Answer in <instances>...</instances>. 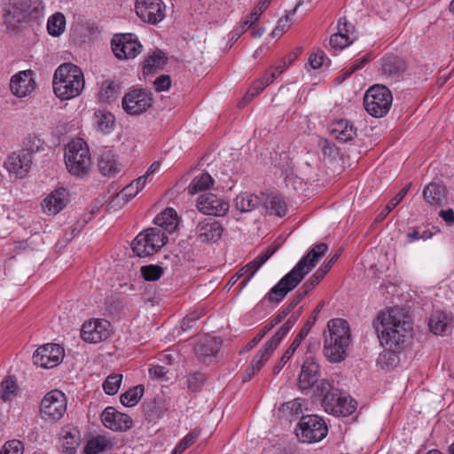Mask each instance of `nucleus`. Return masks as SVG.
<instances>
[{
  "instance_id": "obj_1",
  "label": "nucleus",
  "mask_w": 454,
  "mask_h": 454,
  "mask_svg": "<svg viewBox=\"0 0 454 454\" xmlns=\"http://www.w3.org/2000/svg\"><path fill=\"white\" fill-rule=\"evenodd\" d=\"M376 332L380 344L387 349L403 350L411 337L409 315L400 308L381 311L377 317Z\"/></svg>"
},
{
  "instance_id": "obj_2",
  "label": "nucleus",
  "mask_w": 454,
  "mask_h": 454,
  "mask_svg": "<svg viewBox=\"0 0 454 454\" xmlns=\"http://www.w3.org/2000/svg\"><path fill=\"white\" fill-rule=\"evenodd\" d=\"M329 334L325 336L324 356L330 363H340L347 356L350 341L348 323L342 318H333L327 323Z\"/></svg>"
},
{
  "instance_id": "obj_3",
  "label": "nucleus",
  "mask_w": 454,
  "mask_h": 454,
  "mask_svg": "<svg viewBox=\"0 0 454 454\" xmlns=\"http://www.w3.org/2000/svg\"><path fill=\"white\" fill-rule=\"evenodd\" d=\"M85 84L82 69L72 63L60 65L54 73L53 90L61 100H68L78 97Z\"/></svg>"
},
{
  "instance_id": "obj_4",
  "label": "nucleus",
  "mask_w": 454,
  "mask_h": 454,
  "mask_svg": "<svg viewBox=\"0 0 454 454\" xmlns=\"http://www.w3.org/2000/svg\"><path fill=\"white\" fill-rule=\"evenodd\" d=\"M317 391L324 395L323 406L325 411L334 416L347 417L356 409V402L350 395H347L337 388L331 387L329 382L323 380L317 385Z\"/></svg>"
},
{
  "instance_id": "obj_5",
  "label": "nucleus",
  "mask_w": 454,
  "mask_h": 454,
  "mask_svg": "<svg viewBox=\"0 0 454 454\" xmlns=\"http://www.w3.org/2000/svg\"><path fill=\"white\" fill-rule=\"evenodd\" d=\"M65 163L68 172L82 178L88 174L91 158L87 143L80 137L73 139L65 149Z\"/></svg>"
},
{
  "instance_id": "obj_6",
  "label": "nucleus",
  "mask_w": 454,
  "mask_h": 454,
  "mask_svg": "<svg viewBox=\"0 0 454 454\" xmlns=\"http://www.w3.org/2000/svg\"><path fill=\"white\" fill-rule=\"evenodd\" d=\"M393 96L390 90L382 84H374L365 92L364 106L366 112L376 118L385 116L392 105Z\"/></svg>"
},
{
  "instance_id": "obj_7",
  "label": "nucleus",
  "mask_w": 454,
  "mask_h": 454,
  "mask_svg": "<svg viewBox=\"0 0 454 454\" xmlns=\"http://www.w3.org/2000/svg\"><path fill=\"white\" fill-rule=\"evenodd\" d=\"M300 442L315 443L322 441L328 433L325 421L315 414L303 415L295 428Z\"/></svg>"
},
{
  "instance_id": "obj_8",
  "label": "nucleus",
  "mask_w": 454,
  "mask_h": 454,
  "mask_svg": "<svg viewBox=\"0 0 454 454\" xmlns=\"http://www.w3.org/2000/svg\"><path fill=\"white\" fill-rule=\"evenodd\" d=\"M168 241V237L160 228H148L140 232L132 241L131 247L136 255L149 256L156 253Z\"/></svg>"
},
{
  "instance_id": "obj_9",
  "label": "nucleus",
  "mask_w": 454,
  "mask_h": 454,
  "mask_svg": "<svg viewBox=\"0 0 454 454\" xmlns=\"http://www.w3.org/2000/svg\"><path fill=\"white\" fill-rule=\"evenodd\" d=\"M67 401L65 394L58 389L48 392L41 401L40 417L48 422L60 420L67 412Z\"/></svg>"
},
{
  "instance_id": "obj_10",
  "label": "nucleus",
  "mask_w": 454,
  "mask_h": 454,
  "mask_svg": "<svg viewBox=\"0 0 454 454\" xmlns=\"http://www.w3.org/2000/svg\"><path fill=\"white\" fill-rule=\"evenodd\" d=\"M111 44L114 54L119 59H133L142 49L141 43L132 34L115 35Z\"/></svg>"
},
{
  "instance_id": "obj_11",
  "label": "nucleus",
  "mask_w": 454,
  "mask_h": 454,
  "mask_svg": "<svg viewBox=\"0 0 454 454\" xmlns=\"http://www.w3.org/2000/svg\"><path fill=\"white\" fill-rule=\"evenodd\" d=\"M137 15L149 24H157L165 18L166 6L161 0H137Z\"/></svg>"
},
{
  "instance_id": "obj_12",
  "label": "nucleus",
  "mask_w": 454,
  "mask_h": 454,
  "mask_svg": "<svg viewBox=\"0 0 454 454\" xmlns=\"http://www.w3.org/2000/svg\"><path fill=\"white\" fill-rule=\"evenodd\" d=\"M64 354V348L59 344L47 343L35 351L33 363L43 368H52L62 361Z\"/></svg>"
},
{
  "instance_id": "obj_13",
  "label": "nucleus",
  "mask_w": 454,
  "mask_h": 454,
  "mask_svg": "<svg viewBox=\"0 0 454 454\" xmlns=\"http://www.w3.org/2000/svg\"><path fill=\"white\" fill-rule=\"evenodd\" d=\"M151 92L144 89L133 90L122 98V108L129 114H139L152 106Z\"/></svg>"
},
{
  "instance_id": "obj_14",
  "label": "nucleus",
  "mask_w": 454,
  "mask_h": 454,
  "mask_svg": "<svg viewBox=\"0 0 454 454\" xmlns=\"http://www.w3.org/2000/svg\"><path fill=\"white\" fill-rule=\"evenodd\" d=\"M112 334L111 324L105 319H95L83 324L81 330L82 339L89 343H99Z\"/></svg>"
},
{
  "instance_id": "obj_15",
  "label": "nucleus",
  "mask_w": 454,
  "mask_h": 454,
  "mask_svg": "<svg viewBox=\"0 0 454 454\" xmlns=\"http://www.w3.org/2000/svg\"><path fill=\"white\" fill-rule=\"evenodd\" d=\"M197 207L204 215L223 216L228 212L230 205L223 198L205 192L199 197Z\"/></svg>"
},
{
  "instance_id": "obj_16",
  "label": "nucleus",
  "mask_w": 454,
  "mask_h": 454,
  "mask_svg": "<svg viewBox=\"0 0 454 454\" xmlns=\"http://www.w3.org/2000/svg\"><path fill=\"white\" fill-rule=\"evenodd\" d=\"M301 282V276L291 270L269 291L264 299L270 302L279 303Z\"/></svg>"
},
{
  "instance_id": "obj_17",
  "label": "nucleus",
  "mask_w": 454,
  "mask_h": 454,
  "mask_svg": "<svg viewBox=\"0 0 454 454\" xmlns=\"http://www.w3.org/2000/svg\"><path fill=\"white\" fill-rule=\"evenodd\" d=\"M321 376L320 366L316 358L309 355L305 357L298 379V385L301 390H309L314 387Z\"/></svg>"
},
{
  "instance_id": "obj_18",
  "label": "nucleus",
  "mask_w": 454,
  "mask_h": 454,
  "mask_svg": "<svg viewBox=\"0 0 454 454\" xmlns=\"http://www.w3.org/2000/svg\"><path fill=\"white\" fill-rule=\"evenodd\" d=\"M221 223L214 218H204L198 222L194 230L197 239L203 243H215L223 234Z\"/></svg>"
},
{
  "instance_id": "obj_19",
  "label": "nucleus",
  "mask_w": 454,
  "mask_h": 454,
  "mask_svg": "<svg viewBox=\"0 0 454 454\" xmlns=\"http://www.w3.org/2000/svg\"><path fill=\"white\" fill-rule=\"evenodd\" d=\"M103 425L113 430L124 432L131 428L133 421L131 418L124 413L118 411L114 407H106L101 414Z\"/></svg>"
},
{
  "instance_id": "obj_20",
  "label": "nucleus",
  "mask_w": 454,
  "mask_h": 454,
  "mask_svg": "<svg viewBox=\"0 0 454 454\" xmlns=\"http://www.w3.org/2000/svg\"><path fill=\"white\" fill-rule=\"evenodd\" d=\"M328 250L326 243H319L316 245L303 256L297 264L292 269L295 273L303 278L317 265L319 259L325 255Z\"/></svg>"
},
{
  "instance_id": "obj_21",
  "label": "nucleus",
  "mask_w": 454,
  "mask_h": 454,
  "mask_svg": "<svg viewBox=\"0 0 454 454\" xmlns=\"http://www.w3.org/2000/svg\"><path fill=\"white\" fill-rule=\"evenodd\" d=\"M33 161L30 156H25L19 151L9 155L4 161V168L16 178H24L28 174Z\"/></svg>"
},
{
  "instance_id": "obj_22",
  "label": "nucleus",
  "mask_w": 454,
  "mask_h": 454,
  "mask_svg": "<svg viewBox=\"0 0 454 454\" xmlns=\"http://www.w3.org/2000/svg\"><path fill=\"white\" fill-rule=\"evenodd\" d=\"M35 82L31 70L21 71L11 79V90L18 98H24L35 90Z\"/></svg>"
},
{
  "instance_id": "obj_23",
  "label": "nucleus",
  "mask_w": 454,
  "mask_h": 454,
  "mask_svg": "<svg viewBox=\"0 0 454 454\" xmlns=\"http://www.w3.org/2000/svg\"><path fill=\"white\" fill-rule=\"evenodd\" d=\"M31 14L27 1L13 4L4 15L7 28L14 31L22 22L27 20Z\"/></svg>"
},
{
  "instance_id": "obj_24",
  "label": "nucleus",
  "mask_w": 454,
  "mask_h": 454,
  "mask_svg": "<svg viewBox=\"0 0 454 454\" xmlns=\"http://www.w3.org/2000/svg\"><path fill=\"white\" fill-rule=\"evenodd\" d=\"M68 201V192L65 188H59L51 192L43 201L42 207L48 215H57Z\"/></svg>"
},
{
  "instance_id": "obj_25",
  "label": "nucleus",
  "mask_w": 454,
  "mask_h": 454,
  "mask_svg": "<svg viewBox=\"0 0 454 454\" xmlns=\"http://www.w3.org/2000/svg\"><path fill=\"white\" fill-rule=\"evenodd\" d=\"M406 70V64L398 56H386L380 62V72L382 75L393 81H397Z\"/></svg>"
},
{
  "instance_id": "obj_26",
  "label": "nucleus",
  "mask_w": 454,
  "mask_h": 454,
  "mask_svg": "<svg viewBox=\"0 0 454 454\" xmlns=\"http://www.w3.org/2000/svg\"><path fill=\"white\" fill-rule=\"evenodd\" d=\"M222 342L216 337L204 336L195 346L197 356L204 362H211L221 348Z\"/></svg>"
},
{
  "instance_id": "obj_27",
  "label": "nucleus",
  "mask_w": 454,
  "mask_h": 454,
  "mask_svg": "<svg viewBox=\"0 0 454 454\" xmlns=\"http://www.w3.org/2000/svg\"><path fill=\"white\" fill-rule=\"evenodd\" d=\"M453 327L452 317L443 311H435L429 319L430 331L436 335H447Z\"/></svg>"
},
{
  "instance_id": "obj_28",
  "label": "nucleus",
  "mask_w": 454,
  "mask_h": 454,
  "mask_svg": "<svg viewBox=\"0 0 454 454\" xmlns=\"http://www.w3.org/2000/svg\"><path fill=\"white\" fill-rule=\"evenodd\" d=\"M330 131L341 143L351 141L356 136V129L349 121L344 119L334 121Z\"/></svg>"
},
{
  "instance_id": "obj_29",
  "label": "nucleus",
  "mask_w": 454,
  "mask_h": 454,
  "mask_svg": "<svg viewBox=\"0 0 454 454\" xmlns=\"http://www.w3.org/2000/svg\"><path fill=\"white\" fill-rule=\"evenodd\" d=\"M154 223L158 225L157 228L162 230L163 232L165 231L173 233L178 225L176 212L173 208L168 207L155 217Z\"/></svg>"
},
{
  "instance_id": "obj_30",
  "label": "nucleus",
  "mask_w": 454,
  "mask_h": 454,
  "mask_svg": "<svg viewBox=\"0 0 454 454\" xmlns=\"http://www.w3.org/2000/svg\"><path fill=\"white\" fill-rule=\"evenodd\" d=\"M99 171L104 176H114L120 172V165L118 164L114 153L111 150H105L101 153L98 160Z\"/></svg>"
},
{
  "instance_id": "obj_31",
  "label": "nucleus",
  "mask_w": 454,
  "mask_h": 454,
  "mask_svg": "<svg viewBox=\"0 0 454 454\" xmlns=\"http://www.w3.org/2000/svg\"><path fill=\"white\" fill-rule=\"evenodd\" d=\"M62 448L66 454H75L80 445V431L77 428L66 427L60 433Z\"/></svg>"
},
{
  "instance_id": "obj_32",
  "label": "nucleus",
  "mask_w": 454,
  "mask_h": 454,
  "mask_svg": "<svg viewBox=\"0 0 454 454\" xmlns=\"http://www.w3.org/2000/svg\"><path fill=\"white\" fill-rule=\"evenodd\" d=\"M260 204V197L250 192H242L234 200V206L236 209L241 213L251 212L257 208Z\"/></svg>"
},
{
  "instance_id": "obj_33",
  "label": "nucleus",
  "mask_w": 454,
  "mask_h": 454,
  "mask_svg": "<svg viewBox=\"0 0 454 454\" xmlns=\"http://www.w3.org/2000/svg\"><path fill=\"white\" fill-rule=\"evenodd\" d=\"M45 143L35 134H28L22 142V148L20 153L25 156H30L33 161L35 153L44 150Z\"/></svg>"
},
{
  "instance_id": "obj_34",
  "label": "nucleus",
  "mask_w": 454,
  "mask_h": 454,
  "mask_svg": "<svg viewBox=\"0 0 454 454\" xmlns=\"http://www.w3.org/2000/svg\"><path fill=\"white\" fill-rule=\"evenodd\" d=\"M423 196L429 204L441 206L445 200V186L431 183L425 187Z\"/></svg>"
},
{
  "instance_id": "obj_35",
  "label": "nucleus",
  "mask_w": 454,
  "mask_h": 454,
  "mask_svg": "<svg viewBox=\"0 0 454 454\" xmlns=\"http://www.w3.org/2000/svg\"><path fill=\"white\" fill-rule=\"evenodd\" d=\"M299 314L292 315L284 324L277 331V333L269 340L264 345L267 346L268 349H271L272 351L278 348L282 340L286 336V334L290 332L292 327L295 325L298 319Z\"/></svg>"
},
{
  "instance_id": "obj_36",
  "label": "nucleus",
  "mask_w": 454,
  "mask_h": 454,
  "mask_svg": "<svg viewBox=\"0 0 454 454\" xmlns=\"http://www.w3.org/2000/svg\"><path fill=\"white\" fill-rule=\"evenodd\" d=\"M114 116L106 111L97 110L93 116V125L97 130L105 134L110 133L114 126Z\"/></svg>"
},
{
  "instance_id": "obj_37",
  "label": "nucleus",
  "mask_w": 454,
  "mask_h": 454,
  "mask_svg": "<svg viewBox=\"0 0 454 454\" xmlns=\"http://www.w3.org/2000/svg\"><path fill=\"white\" fill-rule=\"evenodd\" d=\"M167 62V57L164 52L156 50L153 51L144 61V74H151L158 69H161Z\"/></svg>"
},
{
  "instance_id": "obj_38",
  "label": "nucleus",
  "mask_w": 454,
  "mask_h": 454,
  "mask_svg": "<svg viewBox=\"0 0 454 454\" xmlns=\"http://www.w3.org/2000/svg\"><path fill=\"white\" fill-rule=\"evenodd\" d=\"M120 94V85L115 81L106 80L101 84L98 99L102 103H111Z\"/></svg>"
},
{
  "instance_id": "obj_39",
  "label": "nucleus",
  "mask_w": 454,
  "mask_h": 454,
  "mask_svg": "<svg viewBox=\"0 0 454 454\" xmlns=\"http://www.w3.org/2000/svg\"><path fill=\"white\" fill-rule=\"evenodd\" d=\"M440 230L437 227H411L406 233V242L413 243L419 239L427 240L431 239Z\"/></svg>"
},
{
  "instance_id": "obj_40",
  "label": "nucleus",
  "mask_w": 454,
  "mask_h": 454,
  "mask_svg": "<svg viewBox=\"0 0 454 454\" xmlns=\"http://www.w3.org/2000/svg\"><path fill=\"white\" fill-rule=\"evenodd\" d=\"M214 184V179L208 173H201L192 180L187 187L188 193L193 195L197 192L209 189Z\"/></svg>"
},
{
  "instance_id": "obj_41",
  "label": "nucleus",
  "mask_w": 454,
  "mask_h": 454,
  "mask_svg": "<svg viewBox=\"0 0 454 454\" xmlns=\"http://www.w3.org/2000/svg\"><path fill=\"white\" fill-rule=\"evenodd\" d=\"M112 447L110 441L102 435L90 439L84 448L85 454H99Z\"/></svg>"
},
{
  "instance_id": "obj_42",
  "label": "nucleus",
  "mask_w": 454,
  "mask_h": 454,
  "mask_svg": "<svg viewBox=\"0 0 454 454\" xmlns=\"http://www.w3.org/2000/svg\"><path fill=\"white\" fill-rule=\"evenodd\" d=\"M145 392L143 385H137L124 392L120 396L121 403L127 407L135 406L142 398Z\"/></svg>"
},
{
  "instance_id": "obj_43",
  "label": "nucleus",
  "mask_w": 454,
  "mask_h": 454,
  "mask_svg": "<svg viewBox=\"0 0 454 454\" xmlns=\"http://www.w3.org/2000/svg\"><path fill=\"white\" fill-rule=\"evenodd\" d=\"M411 184L405 185L382 209V211L377 215L376 222L383 221L387 215L403 200L409 192Z\"/></svg>"
},
{
  "instance_id": "obj_44",
  "label": "nucleus",
  "mask_w": 454,
  "mask_h": 454,
  "mask_svg": "<svg viewBox=\"0 0 454 454\" xmlns=\"http://www.w3.org/2000/svg\"><path fill=\"white\" fill-rule=\"evenodd\" d=\"M65 26V16L60 12H56L49 18L47 29L51 35L58 36L64 32Z\"/></svg>"
},
{
  "instance_id": "obj_45",
  "label": "nucleus",
  "mask_w": 454,
  "mask_h": 454,
  "mask_svg": "<svg viewBox=\"0 0 454 454\" xmlns=\"http://www.w3.org/2000/svg\"><path fill=\"white\" fill-rule=\"evenodd\" d=\"M265 207L270 214H275L279 217L284 216L287 210L285 200L278 195L269 198Z\"/></svg>"
},
{
  "instance_id": "obj_46",
  "label": "nucleus",
  "mask_w": 454,
  "mask_h": 454,
  "mask_svg": "<svg viewBox=\"0 0 454 454\" xmlns=\"http://www.w3.org/2000/svg\"><path fill=\"white\" fill-rule=\"evenodd\" d=\"M18 386L13 377L4 380L0 387V398L6 402L12 400L17 395Z\"/></svg>"
},
{
  "instance_id": "obj_47",
  "label": "nucleus",
  "mask_w": 454,
  "mask_h": 454,
  "mask_svg": "<svg viewBox=\"0 0 454 454\" xmlns=\"http://www.w3.org/2000/svg\"><path fill=\"white\" fill-rule=\"evenodd\" d=\"M303 4L302 1H299L294 9L290 12L288 14L285 15L283 18H281L278 22V25L277 27L273 29V31L271 32L270 35L275 38V37H280L291 26V22H290V20H289V17L291 15H294L297 9Z\"/></svg>"
},
{
  "instance_id": "obj_48",
  "label": "nucleus",
  "mask_w": 454,
  "mask_h": 454,
  "mask_svg": "<svg viewBox=\"0 0 454 454\" xmlns=\"http://www.w3.org/2000/svg\"><path fill=\"white\" fill-rule=\"evenodd\" d=\"M141 275L146 281H156L163 275V268L156 264H149L141 267Z\"/></svg>"
},
{
  "instance_id": "obj_49",
  "label": "nucleus",
  "mask_w": 454,
  "mask_h": 454,
  "mask_svg": "<svg viewBox=\"0 0 454 454\" xmlns=\"http://www.w3.org/2000/svg\"><path fill=\"white\" fill-rule=\"evenodd\" d=\"M401 351L402 350H392L385 348V350L379 356V363L382 367H395L399 362L397 354Z\"/></svg>"
},
{
  "instance_id": "obj_50",
  "label": "nucleus",
  "mask_w": 454,
  "mask_h": 454,
  "mask_svg": "<svg viewBox=\"0 0 454 454\" xmlns=\"http://www.w3.org/2000/svg\"><path fill=\"white\" fill-rule=\"evenodd\" d=\"M122 380V374H111L103 383V389L106 395H115L121 386Z\"/></svg>"
},
{
  "instance_id": "obj_51",
  "label": "nucleus",
  "mask_w": 454,
  "mask_h": 454,
  "mask_svg": "<svg viewBox=\"0 0 454 454\" xmlns=\"http://www.w3.org/2000/svg\"><path fill=\"white\" fill-rule=\"evenodd\" d=\"M355 37H350L348 34L335 33L331 35L329 43L333 49L342 50L349 45Z\"/></svg>"
},
{
  "instance_id": "obj_52",
  "label": "nucleus",
  "mask_w": 454,
  "mask_h": 454,
  "mask_svg": "<svg viewBox=\"0 0 454 454\" xmlns=\"http://www.w3.org/2000/svg\"><path fill=\"white\" fill-rule=\"evenodd\" d=\"M300 345L293 340L289 348L286 350V352L283 354L281 358L279 359L278 363L274 366L273 368V373L278 374L279 372L282 370V368L285 366V364L287 363V361L293 356L296 349L298 348Z\"/></svg>"
},
{
  "instance_id": "obj_53",
  "label": "nucleus",
  "mask_w": 454,
  "mask_h": 454,
  "mask_svg": "<svg viewBox=\"0 0 454 454\" xmlns=\"http://www.w3.org/2000/svg\"><path fill=\"white\" fill-rule=\"evenodd\" d=\"M272 352L273 351L271 349H268L267 346L263 345V347L259 350V352L253 359L251 364H254V368L259 372L264 364L269 360Z\"/></svg>"
},
{
  "instance_id": "obj_54",
  "label": "nucleus",
  "mask_w": 454,
  "mask_h": 454,
  "mask_svg": "<svg viewBox=\"0 0 454 454\" xmlns=\"http://www.w3.org/2000/svg\"><path fill=\"white\" fill-rule=\"evenodd\" d=\"M325 275V270H323L320 268L317 269L316 272L301 286V289L309 294L310 290L320 283Z\"/></svg>"
},
{
  "instance_id": "obj_55",
  "label": "nucleus",
  "mask_w": 454,
  "mask_h": 454,
  "mask_svg": "<svg viewBox=\"0 0 454 454\" xmlns=\"http://www.w3.org/2000/svg\"><path fill=\"white\" fill-rule=\"evenodd\" d=\"M270 83H268L266 80V75H263L259 80H257L251 89L247 91V95L244 97V100H250L259 93H261Z\"/></svg>"
},
{
  "instance_id": "obj_56",
  "label": "nucleus",
  "mask_w": 454,
  "mask_h": 454,
  "mask_svg": "<svg viewBox=\"0 0 454 454\" xmlns=\"http://www.w3.org/2000/svg\"><path fill=\"white\" fill-rule=\"evenodd\" d=\"M23 452L24 445L19 440L7 442L0 450V454H23Z\"/></svg>"
},
{
  "instance_id": "obj_57",
  "label": "nucleus",
  "mask_w": 454,
  "mask_h": 454,
  "mask_svg": "<svg viewBox=\"0 0 454 454\" xmlns=\"http://www.w3.org/2000/svg\"><path fill=\"white\" fill-rule=\"evenodd\" d=\"M139 191L137 186H135L131 182L129 184L125 186L119 193H117L115 200L119 201L122 200L123 203L128 202L130 199L134 198Z\"/></svg>"
},
{
  "instance_id": "obj_58",
  "label": "nucleus",
  "mask_w": 454,
  "mask_h": 454,
  "mask_svg": "<svg viewBox=\"0 0 454 454\" xmlns=\"http://www.w3.org/2000/svg\"><path fill=\"white\" fill-rule=\"evenodd\" d=\"M325 59L328 61V63L330 62V59L326 57L325 53L322 50H317L310 54L309 61L310 67L313 69H317L325 64Z\"/></svg>"
},
{
  "instance_id": "obj_59",
  "label": "nucleus",
  "mask_w": 454,
  "mask_h": 454,
  "mask_svg": "<svg viewBox=\"0 0 454 454\" xmlns=\"http://www.w3.org/2000/svg\"><path fill=\"white\" fill-rule=\"evenodd\" d=\"M199 437V432L192 431L186 434L176 446V452H184L187 448L192 445Z\"/></svg>"
},
{
  "instance_id": "obj_60",
  "label": "nucleus",
  "mask_w": 454,
  "mask_h": 454,
  "mask_svg": "<svg viewBox=\"0 0 454 454\" xmlns=\"http://www.w3.org/2000/svg\"><path fill=\"white\" fill-rule=\"evenodd\" d=\"M205 376L202 373H194L188 380V387L192 391H197L202 386Z\"/></svg>"
},
{
  "instance_id": "obj_61",
  "label": "nucleus",
  "mask_w": 454,
  "mask_h": 454,
  "mask_svg": "<svg viewBox=\"0 0 454 454\" xmlns=\"http://www.w3.org/2000/svg\"><path fill=\"white\" fill-rule=\"evenodd\" d=\"M171 80L168 75L162 74L154 81V87L157 91H163L169 89Z\"/></svg>"
},
{
  "instance_id": "obj_62",
  "label": "nucleus",
  "mask_w": 454,
  "mask_h": 454,
  "mask_svg": "<svg viewBox=\"0 0 454 454\" xmlns=\"http://www.w3.org/2000/svg\"><path fill=\"white\" fill-rule=\"evenodd\" d=\"M168 372V370L166 367L161 365H153L149 369V373L153 379L156 380H167L166 374Z\"/></svg>"
},
{
  "instance_id": "obj_63",
  "label": "nucleus",
  "mask_w": 454,
  "mask_h": 454,
  "mask_svg": "<svg viewBox=\"0 0 454 454\" xmlns=\"http://www.w3.org/2000/svg\"><path fill=\"white\" fill-rule=\"evenodd\" d=\"M271 0H260L258 4L254 8L251 12V19L258 20L260 15L268 8Z\"/></svg>"
},
{
  "instance_id": "obj_64",
  "label": "nucleus",
  "mask_w": 454,
  "mask_h": 454,
  "mask_svg": "<svg viewBox=\"0 0 454 454\" xmlns=\"http://www.w3.org/2000/svg\"><path fill=\"white\" fill-rule=\"evenodd\" d=\"M286 408L290 410L293 417L298 418L302 413V403L300 399L286 403Z\"/></svg>"
}]
</instances>
